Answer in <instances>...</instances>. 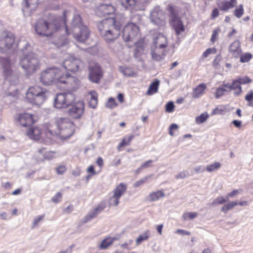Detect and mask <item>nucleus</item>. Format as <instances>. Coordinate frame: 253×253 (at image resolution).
<instances>
[{"label": "nucleus", "mask_w": 253, "mask_h": 253, "mask_svg": "<svg viewBox=\"0 0 253 253\" xmlns=\"http://www.w3.org/2000/svg\"><path fill=\"white\" fill-rule=\"evenodd\" d=\"M21 48L22 55H20L19 65L27 74H31L40 68V61L37 55L31 52V47L26 41L20 42L18 47Z\"/></svg>", "instance_id": "f257e3e1"}, {"label": "nucleus", "mask_w": 253, "mask_h": 253, "mask_svg": "<svg viewBox=\"0 0 253 253\" xmlns=\"http://www.w3.org/2000/svg\"><path fill=\"white\" fill-rule=\"evenodd\" d=\"M122 27L121 22L115 18L103 19L97 25L101 37L108 43L115 41L120 37Z\"/></svg>", "instance_id": "f03ea898"}, {"label": "nucleus", "mask_w": 253, "mask_h": 253, "mask_svg": "<svg viewBox=\"0 0 253 253\" xmlns=\"http://www.w3.org/2000/svg\"><path fill=\"white\" fill-rule=\"evenodd\" d=\"M73 26L70 29L64 24V29L66 34L67 35H70L71 31L76 41L79 42H84L89 37L90 32L88 27L83 24L80 15H76L74 16L73 20Z\"/></svg>", "instance_id": "7ed1b4c3"}, {"label": "nucleus", "mask_w": 253, "mask_h": 253, "mask_svg": "<svg viewBox=\"0 0 253 253\" xmlns=\"http://www.w3.org/2000/svg\"><path fill=\"white\" fill-rule=\"evenodd\" d=\"M67 96H64V113L72 120H79L84 116L85 104L84 100L68 102Z\"/></svg>", "instance_id": "20e7f679"}, {"label": "nucleus", "mask_w": 253, "mask_h": 253, "mask_svg": "<svg viewBox=\"0 0 253 253\" xmlns=\"http://www.w3.org/2000/svg\"><path fill=\"white\" fill-rule=\"evenodd\" d=\"M166 10L169 17V22L173 29L175 35L179 36L185 31V27L179 16V11L176 7L171 4H169L166 7Z\"/></svg>", "instance_id": "39448f33"}, {"label": "nucleus", "mask_w": 253, "mask_h": 253, "mask_svg": "<svg viewBox=\"0 0 253 253\" xmlns=\"http://www.w3.org/2000/svg\"><path fill=\"white\" fill-rule=\"evenodd\" d=\"M63 73L57 68H50L42 72L41 74L40 81L45 85H49L52 84L63 83Z\"/></svg>", "instance_id": "423d86ee"}, {"label": "nucleus", "mask_w": 253, "mask_h": 253, "mask_svg": "<svg viewBox=\"0 0 253 253\" xmlns=\"http://www.w3.org/2000/svg\"><path fill=\"white\" fill-rule=\"evenodd\" d=\"M60 27V24L56 21L53 23H49L43 19L38 20L35 25V29L37 34L43 37L51 36Z\"/></svg>", "instance_id": "0eeeda50"}, {"label": "nucleus", "mask_w": 253, "mask_h": 253, "mask_svg": "<svg viewBox=\"0 0 253 253\" xmlns=\"http://www.w3.org/2000/svg\"><path fill=\"white\" fill-rule=\"evenodd\" d=\"M48 92L39 86H34L28 90L26 97L32 104L42 105L47 97Z\"/></svg>", "instance_id": "6e6552de"}, {"label": "nucleus", "mask_w": 253, "mask_h": 253, "mask_svg": "<svg viewBox=\"0 0 253 253\" xmlns=\"http://www.w3.org/2000/svg\"><path fill=\"white\" fill-rule=\"evenodd\" d=\"M139 37V28L136 24L129 23L124 28L123 37L126 42H132L135 44Z\"/></svg>", "instance_id": "1a4fd4ad"}, {"label": "nucleus", "mask_w": 253, "mask_h": 253, "mask_svg": "<svg viewBox=\"0 0 253 253\" xmlns=\"http://www.w3.org/2000/svg\"><path fill=\"white\" fill-rule=\"evenodd\" d=\"M89 79L94 83H99L103 75V72L98 63L93 61L88 63Z\"/></svg>", "instance_id": "9d476101"}, {"label": "nucleus", "mask_w": 253, "mask_h": 253, "mask_svg": "<svg viewBox=\"0 0 253 253\" xmlns=\"http://www.w3.org/2000/svg\"><path fill=\"white\" fill-rule=\"evenodd\" d=\"M15 42L14 36L10 32L3 31L0 35V51L2 53L10 49Z\"/></svg>", "instance_id": "9b49d317"}, {"label": "nucleus", "mask_w": 253, "mask_h": 253, "mask_svg": "<svg viewBox=\"0 0 253 253\" xmlns=\"http://www.w3.org/2000/svg\"><path fill=\"white\" fill-rule=\"evenodd\" d=\"M150 19L151 22L159 27L165 26L166 22V14L159 7H155L151 12Z\"/></svg>", "instance_id": "f8f14e48"}, {"label": "nucleus", "mask_w": 253, "mask_h": 253, "mask_svg": "<svg viewBox=\"0 0 253 253\" xmlns=\"http://www.w3.org/2000/svg\"><path fill=\"white\" fill-rule=\"evenodd\" d=\"M1 65L3 68V73L6 80L10 82L11 84H16L18 78L11 69V63L8 58L1 59Z\"/></svg>", "instance_id": "ddd939ff"}, {"label": "nucleus", "mask_w": 253, "mask_h": 253, "mask_svg": "<svg viewBox=\"0 0 253 253\" xmlns=\"http://www.w3.org/2000/svg\"><path fill=\"white\" fill-rule=\"evenodd\" d=\"M79 81L75 76L70 74H66L64 79V96H68L67 94H71V93L75 91L79 86Z\"/></svg>", "instance_id": "4468645a"}, {"label": "nucleus", "mask_w": 253, "mask_h": 253, "mask_svg": "<svg viewBox=\"0 0 253 253\" xmlns=\"http://www.w3.org/2000/svg\"><path fill=\"white\" fill-rule=\"evenodd\" d=\"M127 185L124 183L118 184L114 189L113 196L110 198V205L117 206L119 204V200L126 191Z\"/></svg>", "instance_id": "2eb2a0df"}, {"label": "nucleus", "mask_w": 253, "mask_h": 253, "mask_svg": "<svg viewBox=\"0 0 253 253\" xmlns=\"http://www.w3.org/2000/svg\"><path fill=\"white\" fill-rule=\"evenodd\" d=\"M82 64L83 63L81 59L74 56H70L64 61V68L73 73L78 71Z\"/></svg>", "instance_id": "dca6fc26"}, {"label": "nucleus", "mask_w": 253, "mask_h": 253, "mask_svg": "<svg viewBox=\"0 0 253 253\" xmlns=\"http://www.w3.org/2000/svg\"><path fill=\"white\" fill-rule=\"evenodd\" d=\"M43 0H25L22 7L24 14L26 16H30L35 11Z\"/></svg>", "instance_id": "f3484780"}, {"label": "nucleus", "mask_w": 253, "mask_h": 253, "mask_svg": "<svg viewBox=\"0 0 253 253\" xmlns=\"http://www.w3.org/2000/svg\"><path fill=\"white\" fill-rule=\"evenodd\" d=\"M94 12L98 16H105L114 13L115 8L110 4H101L95 8Z\"/></svg>", "instance_id": "a211bd4d"}, {"label": "nucleus", "mask_w": 253, "mask_h": 253, "mask_svg": "<svg viewBox=\"0 0 253 253\" xmlns=\"http://www.w3.org/2000/svg\"><path fill=\"white\" fill-rule=\"evenodd\" d=\"M237 3V0H217L216 5L219 9L223 12H227L234 8Z\"/></svg>", "instance_id": "6ab92c4d"}, {"label": "nucleus", "mask_w": 253, "mask_h": 253, "mask_svg": "<svg viewBox=\"0 0 253 253\" xmlns=\"http://www.w3.org/2000/svg\"><path fill=\"white\" fill-rule=\"evenodd\" d=\"M16 119L19 124L24 127L30 126L34 123L33 115L30 113L20 114Z\"/></svg>", "instance_id": "aec40b11"}, {"label": "nucleus", "mask_w": 253, "mask_h": 253, "mask_svg": "<svg viewBox=\"0 0 253 253\" xmlns=\"http://www.w3.org/2000/svg\"><path fill=\"white\" fill-rule=\"evenodd\" d=\"M166 48L152 46L151 48V56L153 59L159 61L164 59L166 55Z\"/></svg>", "instance_id": "412c9836"}, {"label": "nucleus", "mask_w": 253, "mask_h": 253, "mask_svg": "<svg viewBox=\"0 0 253 253\" xmlns=\"http://www.w3.org/2000/svg\"><path fill=\"white\" fill-rule=\"evenodd\" d=\"M63 124V119L61 118L59 120L57 121L56 125L57 129L56 130L53 131L50 129H47L45 131V135L46 137L50 140L52 139V136L60 135L62 131Z\"/></svg>", "instance_id": "4be33fe9"}, {"label": "nucleus", "mask_w": 253, "mask_h": 253, "mask_svg": "<svg viewBox=\"0 0 253 253\" xmlns=\"http://www.w3.org/2000/svg\"><path fill=\"white\" fill-rule=\"evenodd\" d=\"M229 51L232 56L235 58H238L242 53L240 42L238 40L234 41L229 46Z\"/></svg>", "instance_id": "5701e85b"}, {"label": "nucleus", "mask_w": 253, "mask_h": 253, "mask_svg": "<svg viewBox=\"0 0 253 253\" xmlns=\"http://www.w3.org/2000/svg\"><path fill=\"white\" fill-rule=\"evenodd\" d=\"M167 38L162 34H158L153 39V46L167 47Z\"/></svg>", "instance_id": "b1692460"}, {"label": "nucleus", "mask_w": 253, "mask_h": 253, "mask_svg": "<svg viewBox=\"0 0 253 253\" xmlns=\"http://www.w3.org/2000/svg\"><path fill=\"white\" fill-rule=\"evenodd\" d=\"M27 134L30 139L37 140H39L42 135L41 129L39 127L30 128Z\"/></svg>", "instance_id": "393cba45"}, {"label": "nucleus", "mask_w": 253, "mask_h": 253, "mask_svg": "<svg viewBox=\"0 0 253 253\" xmlns=\"http://www.w3.org/2000/svg\"><path fill=\"white\" fill-rule=\"evenodd\" d=\"M75 124L73 122L66 123L64 126V140L72 136L75 132Z\"/></svg>", "instance_id": "a878e982"}, {"label": "nucleus", "mask_w": 253, "mask_h": 253, "mask_svg": "<svg viewBox=\"0 0 253 253\" xmlns=\"http://www.w3.org/2000/svg\"><path fill=\"white\" fill-rule=\"evenodd\" d=\"M134 137V135L133 134L123 137L117 146V150L119 151H121L126 146H129Z\"/></svg>", "instance_id": "bb28decb"}, {"label": "nucleus", "mask_w": 253, "mask_h": 253, "mask_svg": "<svg viewBox=\"0 0 253 253\" xmlns=\"http://www.w3.org/2000/svg\"><path fill=\"white\" fill-rule=\"evenodd\" d=\"M207 88V85L205 83H202L197 85L194 89L193 92V97L199 98L201 96Z\"/></svg>", "instance_id": "cd10ccee"}, {"label": "nucleus", "mask_w": 253, "mask_h": 253, "mask_svg": "<svg viewBox=\"0 0 253 253\" xmlns=\"http://www.w3.org/2000/svg\"><path fill=\"white\" fill-rule=\"evenodd\" d=\"M159 85L160 81L157 79L155 80L149 85L146 93V95H151L157 93L158 91Z\"/></svg>", "instance_id": "c85d7f7f"}, {"label": "nucleus", "mask_w": 253, "mask_h": 253, "mask_svg": "<svg viewBox=\"0 0 253 253\" xmlns=\"http://www.w3.org/2000/svg\"><path fill=\"white\" fill-rule=\"evenodd\" d=\"M90 98L89 100L88 105L90 107L95 109L98 105V94L93 90L89 92Z\"/></svg>", "instance_id": "c756f323"}, {"label": "nucleus", "mask_w": 253, "mask_h": 253, "mask_svg": "<svg viewBox=\"0 0 253 253\" xmlns=\"http://www.w3.org/2000/svg\"><path fill=\"white\" fill-rule=\"evenodd\" d=\"M54 107L58 109H61L63 107V93H57L54 99Z\"/></svg>", "instance_id": "7c9ffc66"}, {"label": "nucleus", "mask_w": 253, "mask_h": 253, "mask_svg": "<svg viewBox=\"0 0 253 253\" xmlns=\"http://www.w3.org/2000/svg\"><path fill=\"white\" fill-rule=\"evenodd\" d=\"M165 196V194L163 190H158L151 193L149 195L150 200L152 202L159 200L160 198Z\"/></svg>", "instance_id": "2f4dec72"}, {"label": "nucleus", "mask_w": 253, "mask_h": 253, "mask_svg": "<svg viewBox=\"0 0 253 253\" xmlns=\"http://www.w3.org/2000/svg\"><path fill=\"white\" fill-rule=\"evenodd\" d=\"M116 240L115 238L112 237H107L102 241L101 244L99 245L100 249H106L109 246L112 245L114 241Z\"/></svg>", "instance_id": "473e14b6"}, {"label": "nucleus", "mask_w": 253, "mask_h": 253, "mask_svg": "<svg viewBox=\"0 0 253 253\" xmlns=\"http://www.w3.org/2000/svg\"><path fill=\"white\" fill-rule=\"evenodd\" d=\"M232 90H235V94L239 95L242 92V88L237 79L233 81L231 84Z\"/></svg>", "instance_id": "72a5a7b5"}, {"label": "nucleus", "mask_w": 253, "mask_h": 253, "mask_svg": "<svg viewBox=\"0 0 253 253\" xmlns=\"http://www.w3.org/2000/svg\"><path fill=\"white\" fill-rule=\"evenodd\" d=\"M244 6L243 4H240L235 8L233 11V14L236 17L240 18L244 15Z\"/></svg>", "instance_id": "f704fd0d"}, {"label": "nucleus", "mask_w": 253, "mask_h": 253, "mask_svg": "<svg viewBox=\"0 0 253 253\" xmlns=\"http://www.w3.org/2000/svg\"><path fill=\"white\" fill-rule=\"evenodd\" d=\"M150 237V231L147 230L145 231L143 234L139 235L136 240V244L137 245H139L143 241L147 240Z\"/></svg>", "instance_id": "c9c22d12"}, {"label": "nucleus", "mask_w": 253, "mask_h": 253, "mask_svg": "<svg viewBox=\"0 0 253 253\" xmlns=\"http://www.w3.org/2000/svg\"><path fill=\"white\" fill-rule=\"evenodd\" d=\"M238 205V202L236 201H232L230 203L224 205L221 209V211L226 213L228 211L233 209L236 206Z\"/></svg>", "instance_id": "e433bc0d"}, {"label": "nucleus", "mask_w": 253, "mask_h": 253, "mask_svg": "<svg viewBox=\"0 0 253 253\" xmlns=\"http://www.w3.org/2000/svg\"><path fill=\"white\" fill-rule=\"evenodd\" d=\"M121 4L126 9L134 6L137 0H120Z\"/></svg>", "instance_id": "4c0bfd02"}, {"label": "nucleus", "mask_w": 253, "mask_h": 253, "mask_svg": "<svg viewBox=\"0 0 253 253\" xmlns=\"http://www.w3.org/2000/svg\"><path fill=\"white\" fill-rule=\"evenodd\" d=\"M118 106V104L113 97H109L105 103V107L110 109H114Z\"/></svg>", "instance_id": "58836bf2"}, {"label": "nucleus", "mask_w": 253, "mask_h": 253, "mask_svg": "<svg viewBox=\"0 0 253 253\" xmlns=\"http://www.w3.org/2000/svg\"><path fill=\"white\" fill-rule=\"evenodd\" d=\"M120 70L125 76L128 77H133L135 75V73L132 68L126 67H121Z\"/></svg>", "instance_id": "ea45409f"}, {"label": "nucleus", "mask_w": 253, "mask_h": 253, "mask_svg": "<svg viewBox=\"0 0 253 253\" xmlns=\"http://www.w3.org/2000/svg\"><path fill=\"white\" fill-rule=\"evenodd\" d=\"M221 167V164L219 162H215L213 164L207 165L206 167V170L209 172H212L213 171L217 170Z\"/></svg>", "instance_id": "a19ab883"}, {"label": "nucleus", "mask_w": 253, "mask_h": 253, "mask_svg": "<svg viewBox=\"0 0 253 253\" xmlns=\"http://www.w3.org/2000/svg\"><path fill=\"white\" fill-rule=\"evenodd\" d=\"M209 116L207 113H204L196 118V123L200 124L205 122L209 118Z\"/></svg>", "instance_id": "79ce46f5"}, {"label": "nucleus", "mask_w": 253, "mask_h": 253, "mask_svg": "<svg viewBox=\"0 0 253 253\" xmlns=\"http://www.w3.org/2000/svg\"><path fill=\"white\" fill-rule=\"evenodd\" d=\"M197 213L194 212H187L184 213L182 215L183 220H191L195 218L197 216Z\"/></svg>", "instance_id": "37998d69"}, {"label": "nucleus", "mask_w": 253, "mask_h": 253, "mask_svg": "<svg viewBox=\"0 0 253 253\" xmlns=\"http://www.w3.org/2000/svg\"><path fill=\"white\" fill-rule=\"evenodd\" d=\"M220 32V29L219 28H216L213 30L211 38V41L212 43H214L218 40Z\"/></svg>", "instance_id": "c03bdc74"}, {"label": "nucleus", "mask_w": 253, "mask_h": 253, "mask_svg": "<svg viewBox=\"0 0 253 253\" xmlns=\"http://www.w3.org/2000/svg\"><path fill=\"white\" fill-rule=\"evenodd\" d=\"M105 208V206L104 204L98 205L95 209H94L93 211L90 215V217L93 218L95 217L97 214L103 211Z\"/></svg>", "instance_id": "a18cd8bd"}, {"label": "nucleus", "mask_w": 253, "mask_h": 253, "mask_svg": "<svg viewBox=\"0 0 253 253\" xmlns=\"http://www.w3.org/2000/svg\"><path fill=\"white\" fill-rule=\"evenodd\" d=\"M237 81L240 84V85L243 84H250L252 82V80L248 76H244L243 77H240L237 79Z\"/></svg>", "instance_id": "49530a36"}, {"label": "nucleus", "mask_w": 253, "mask_h": 253, "mask_svg": "<svg viewBox=\"0 0 253 253\" xmlns=\"http://www.w3.org/2000/svg\"><path fill=\"white\" fill-rule=\"evenodd\" d=\"M227 91L226 88H224L223 87H222L221 85L218 87L216 91L215 92V97L216 98H218L224 94L225 92Z\"/></svg>", "instance_id": "de8ad7c7"}, {"label": "nucleus", "mask_w": 253, "mask_h": 253, "mask_svg": "<svg viewBox=\"0 0 253 253\" xmlns=\"http://www.w3.org/2000/svg\"><path fill=\"white\" fill-rule=\"evenodd\" d=\"M226 202V199L223 197L220 196L217 197L211 203V205L216 206L218 205H222Z\"/></svg>", "instance_id": "09e8293b"}, {"label": "nucleus", "mask_w": 253, "mask_h": 253, "mask_svg": "<svg viewBox=\"0 0 253 253\" xmlns=\"http://www.w3.org/2000/svg\"><path fill=\"white\" fill-rule=\"evenodd\" d=\"M240 56V61L242 63H246L249 62L252 58V55L250 53H245Z\"/></svg>", "instance_id": "8fccbe9b"}, {"label": "nucleus", "mask_w": 253, "mask_h": 253, "mask_svg": "<svg viewBox=\"0 0 253 253\" xmlns=\"http://www.w3.org/2000/svg\"><path fill=\"white\" fill-rule=\"evenodd\" d=\"M216 49L215 47L208 48L203 52L202 56L204 58H207L210 54L211 53H216Z\"/></svg>", "instance_id": "3c124183"}, {"label": "nucleus", "mask_w": 253, "mask_h": 253, "mask_svg": "<svg viewBox=\"0 0 253 253\" xmlns=\"http://www.w3.org/2000/svg\"><path fill=\"white\" fill-rule=\"evenodd\" d=\"M148 177L146 176L141 178V179L136 181L134 184L133 186L134 187H138L144 184L148 180Z\"/></svg>", "instance_id": "603ef678"}, {"label": "nucleus", "mask_w": 253, "mask_h": 253, "mask_svg": "<svg viewBox=\"0 0 253 253\" xmlns=\"http://www.w3.org/2000/svg\"><path fill=\"white\" fill-rule=\"evenodd\" d=\"M225 111V109L222 107H217L213 109L211 112L212 115H215L217 114H222Z\"/></svg>", "instance_id": "864d4df0"}, {"label": "nucleus", "mask_w": 253, "mask_h": 253, "mask_svg": "<svg viewBox=\"0 0 253 253\" xmlns=\"http://www.w3.org/2000/svg\"><path fill=\"white\" fill-rule=\"evenodd\" d=\"M174 109V105L172 102H168L166 106V111L167 112L171 113L173 112Z\"/></svg>", "instance_id": "5fc2aeb1"}, {"label": "nucleus", "mask_w": 253, "mask_h": 253, "mask_svg": "<svg viewBox=\"0 0 253 253\" xmlns=\"http://www.w3.org/2000/svg\"><path fill=\"white\" fill-rule=\"evenodd\" d=\"M242 191L241 189H235L233 190L232 192L229 193L226 195V198H233L237 196L240 192Z\"/></svg>", "instance_id": "6e6d98bb"}, {"label": "nucleus", "mask_w": 253, "mask_h": 253, "mask_svg": "<svg viewBox=\"0 0 253 253\" xmlns=\"http://www.w3.org/2000/svg\"><path fill=\"white\" fill-rule=\"evenodd\" d=\"M43 218V216H42V215H40V216H38L37 217L35 218L34 220L31 228L32 229L35 228L36 227V226L38 225L39 223L42 220Z\"/></svg>", "instance_id": "4d7b16f0"}, {"label": "nucleus", "mask_w": 253, "mask_h": 253, "mask_svg": "<svg viewBox=\"0 0 253 253\" xmlns=\"http://www.w3.org/2000/svg\"><path fill=\"white\" fill-rule=\"evenodd\" d=\"M189 175V173L187 171H183L175 176L176 179H183Z\"/></svg>", "instance_id": "13d9d810"}, {"label": "nucleus", "mask_w": 253, "mask_h": 253, "mask_svg": "<svg viewBox=\"0 0 253 253\" xmlns=\"http://www.w3.org/2000/svg\"><path fill=\"white\" fill-rule=\"evenodd\" d=\"M220 10L219 8L217 7H215L213 9V10L211 11V19H214L215 18L218 17L219 15V11Z\"/></svg>", "instance_id": "bf43d9fd"}, {"label": "nucleus", "mask_w": 253, "mask_h": 253, "mask_svg": "<svg viewBox=\"0 0 253 253\" xmlns=\"http://www.w3.org/2000/svg\"><path fill=\"white\" fill-rule=\"evenodd\" d=\"M62 198V194L60 192H58L56 194L52 197V201L55 203H57L61 201Z\"/></svg>", "instance_id": "052dcab7"}, {"label": "nucleus", "mask_w": 253, "mask_h": 253, "mask_svg": "<svg viewBox=\"0 0 253 253\" xmlns=\"http://www.w3.org/2000/svg\"><path fill=\"white\" fill-rule=\"evenodd\" d=\"M54 153L53 152H47L43 155L44 159L51 160L54 157Z\"/></svg>", "instance_id": "680f3d73"}, {"label": "nucleus", "mask_w": 253, "mask_h": 253, "mask_svg": "<svg viewBox=\"0 0 253 253\" xmlns=\"http://www.w3.org/2000/svg\"><path fill=\"white\" fill-rule=\"evenodd\" d=\"M144 49V48L142 44H141L139 46H137L136 49H135V51H134L135 56L136 57L138 56V52H141L143 51Z\"/></svg>", "instance_id": "e2e57ef3"}, {"label": "nucleus", "mask_w": 253, "mask_h": 253, "mask_svg": "<svg viewBox=\"0 0 253 253\" xmlns=\"http://www.w3.org/2000/svg\"><path fill=\"white\" fill-rule=\"evenodd\" d=\"M245 99L249 102L252 101L253 100V91H250L247 93L245 96Z\"/></svg>", "instance_id": "0e129e2a"}, {"label": "nucleus", "mask_w": 253, "mask_h": 253, "mask_svg": "<svg viewBox=\"0 0 253 253\" xmlns=\"http://www.w3.org/2000/svg\"><path fill=\"white\" fill-rule=\"evenodd\" d=\"M178 128V126L177 125L175 124H172L170 125L169 129V134L171 136H173L174 133L173 132V130H176Z\"/></svg>", "instance_id": "69168bd1"}, {"label": "nucleus", "mask_w": 253, "mask_h": 253, "mask_svg": "<svg viewBox=\"0 0 253 253\" xmlns=\"http://www.w3.org/2000/svg\"><path fill=\"white\" fill-rule=\"evenodd\" d=\"M87 172L88 173H91V175H89V176H93V175H94L96 174V172L94 170V166H92V165H91V166L88 167V168L87 169Z\"/></svg>", "instance_id": "338daca9"}, {"label": "nucleus", "mask_w": 253, "mask_h": 253, "mask_svg": "<svg viewBox=\"0 0 253 253\" xmlns=\"http://www.w3.org/2000/svg\"><path fill=\"white\" fill-rule=\"evenodd\" d=\"M153 161L152 160H148L146 162H145L144 163H143L141 166V168L142 169H145L147 168L148 167H149L151 166V164Z\"/></svg>", "instance_id": "774afa93"}]
</instances>
